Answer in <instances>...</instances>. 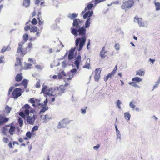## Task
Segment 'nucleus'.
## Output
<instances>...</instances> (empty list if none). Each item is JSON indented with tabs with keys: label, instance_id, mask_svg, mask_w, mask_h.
Here are the masks:
<instances>
[{
	"label": "nucleus",
	"instance_id": "obj_1",
	"mask_svg": "<svg viewBox=\"0 0 160 160\" xmlns=\"http://www.w3.org/2000/svg\"><path fill=\"white\" fill-rule=\"evenodd\" d=\"M22 109V110L19 113V115L23 118H25L26 116L29 115V112L33 113L35 112V110L28 104H25Z\"/></svg>",
	"mask_w": 160,
	"mask_h": 160
},
{
	"label": "nucleus",
	"instance_id": "obj_2",
	"mask_svg": "<svg viewBox=\"0 0 160 160\" xmlns=\"http://www.w3.org/2000/svg\"><path fill=\"white\" fill-rule=\"evenodd\" d=\"M78 30L72 28H71V33L75 36L78 35V32H79V35L81 36H83L86 34V30L84 26L82 27L81 28H78Z\"/></svg>",
	"mask_w": 160,
	"mask_h": 160
},
{
	"label": "nucleus",
	"instance_id": "obj_3",
	"mask_svg": "<svg viewBox=\"0 0 160 160\" xmlns=\"http://www.w3.org/2000/svg\"><path fill=\"white\" fill-rule=\"evenodd\" d=\"M135 3L133 0H128L123 2L121 6V8L125 12L132 7Z\"/></svg>",
	"mask_w": 160,
	"mask_h": 160
},
{
	"label": "nucleus",
	"instance_id": "obj_4",
	"mask_svg": "<svg viewBox=\"0 0 160 160\" xmlns=\"http://www.w3.org/2000/svg\"><path fill=\"white\" fill-rule=\"evenodd\" d=\"M25 42L21 41L18 43V47L17 49V52L23 57L27 52V48H23Z\"/></svg>",
	"mask_w": 160,
	"mask_h": 160
},
{
	"label": "nucleus",
	"instance_id": "obj_5",
	"mask_svg": "<svg viewBox=\"0 0 160 160\" xmlns=\"http://www.w3.org/2000/svg\"><path fill=\"white\" fill-rule=\"evenodd\" d=\"M93 14V11H88L84 14L83 18L84 19L87 18L85 23V26L84 27L85 28H87L89 27L91 23L90 22L91 20L90 17Z\"/></svg>",
	"mask_w": 160,
	"mask_h": 160
},
{
	"label": "nucleus",
	"instance_id": "obj_6",
	"mask_svg": "<svg viewBox=\"0 0 160 160\" xmlns=\"http://www.w3.org/2000/svg\"><path fill=\"white\" fill-rule=\"evenodd\" d=\"M29 102L32 104V105L34 107H38V108H42L43 104L40 103V100L34 98H30Z\"/></svg>",
	"mask_w": 160,
	"mask_h": 160
},
{
	"label": "nucleus",
	"instance_id": "obj_7",
	"mask_svg": "<svg viewBox=\"0 0 160 160\" xmlns=\"http://www.w3.org/2000/svg\"><path fill=\"white\" fill-rule=\"evenodd\" d=\"M86 40V38L84 37L78 38L76 40V46L77 48H78V46L80 43L79 48L78 49L79 51H80L82 49L83 46L85 44Z\"/></svg>",
	"mask_w": 160,
	"mask_h": 160
},
{
	"label": "nucleus",
	"instance_id": "obj_8",
	"mask_svg": "<svg viewBox=\"0 0 160 160\" xmlns=\"http://www.w3.org/2000/svg\"><path fill=\"white\" fill-rule=\"evenodd\" d=\"M52 90V88H49L46 85H43L41 93H43L44 94V96L46 97L47 96H51L52 94L51 92V91Z\"/></svg>",
	"mask_w": 160,
	"mask_h": 160
},
{
	"label": "nucleus",
	"instance_id": "obj_9",
	"mask_svg": "<svg viewBox=\"0 0 160 160\" xmlns=\"http://www.w3.org/2000/svg\"><path fill=\"white\" fill-rule=\"evenodd\" d=\"M22 89L20 88H17L14 89L12 92L11 97L14 99H17L22 95Z\"/></svg>",
	"mask_w": 160,
	"mask_h": 160
},
{
	"label": "nucleus",
	"instance_id": "obj_10",
	"mask_svg": "<svg viewBox=\"0 0 160 160\" xmlns=\"http://www.w3.org/2000/svg\"><path fill=\"white\" fill-rule=\"evenodd\" d=\"M117 69V65H116L114 67L113 70L110 73H109L108 75L104 77V80L106 82L110 78H112L113 76L116 72V71Z\"/></svg>",
	"mask_w": 160,
	"mask_h": 160
},
{
	"label": "nucleus",
	"instance_id": "obj_11",
	"mask_svg": "<svg viewBox=\"0 0 160 160\" xmlns=\"http://www.w3.org/2000/svg\"><path fill=\"white\" fill-rule=\"evenodd\" d=\"M27 116V122L30 125H33L35 120V116L33 115L32 116H30L29 115Z\"/></svg>",
	"mask_w": 160,
	"mask_h": 160
},
{
	"label": "nucleus",
	"instance_id": "obj_12",
	"mask_svg": "<svg viewBox=\"0 0 160 160\" xmlns=\"http://www.w3.org/2000/svg\"><path fill=\"white\" fill-rule=\"evenodd\" d=\"M30 31L31 32L35 33L36 32L35 35L37 37H39L40 36L41 31H40L39 30H38V28L35 26H32L30 29Z\"/></svg>",
	"mask_w": 160,
	"mask_h": 160
},
{
	"label": "nucleus",
	"instance_id": "obj_13",
	"mask_svg": "<svg viewBox=\"0 0 160 160\" xmlns=\"http://www.w3.org/2000/svg\"><path fill=\"white\" fill-rule=\"evenodd\" d=\"M101 72L100 68H97L95 70V74L94 76L95 81H98L100 78V75Z\"/></svg>",
	"mask_w": 160,
	"mask_h": 160
},
{
	"label": "nucleus",
	"instance_id": "obj_14",
	"mask_svg": "<svg viewBox=\"0 0 160 160\" xmlns=\"http://www.w3.org/2000/svg\"><path fill=\"white\" fill-rule=\"evenodd\" d=\"M83 21L79 19H75L73 20V26L76 28H78L80 26V24Z\"/></svg>",
	"mask_w": 160,
	"mask_h": 160
},
{
	"label": "nucleus",
	"instance_id": "obj_15",
	"mask_svg": "<svg viewBox=\"0 0 160 160\" xmlns=\"http://www.w3.org/2000/svg\"><path fill=\"white\" fill-rule=\"evenodd\" d=\"M65 86L63 85H61L59 87H57V89L58 92V95L61 96L62 94L65 92Z\"/></svg>",
	"mask_w": 160,
	"mask_h": 160
},
{
	"label": "nucleus",
	"instance_id": "obj_16",
	"mask_svg": "<svg viewBox=\"0 0 160 160\" xmlns=\"http://www.w3.org/2000/svg\"><path fill=\"white\" fill-rule=\"evenodd\" d=\"M81 56L80 55H78L76 59L74 62V64L76 66L77 69H78L79 68V64L81 62Z\"/></svg>",
	"mask_w": 160,
	"mask_h": 160
},
{
	"label": "nucleus",
	"instance_id": "obj_17",
	"mask_svg": "<svg viewBox=\"0 0 160 160\" xmlns=\"http://www.w3.org/2000/svg\"><path fill=\"white\" fill-rule=\"evenodd\" d=\"M93 5L92 3H89L87 6V7H85L84 10L82 12V14H83L86 13L87 9H88V11H91L92 8L93 7Z\"/></svg>",
	"mask_w": 160,
	"mask_h": 160
},
{
	"label": "nucleus",
	"instance_id": "obj_18",
	"mask_svg": "<svg viewBox=\"0 0 160 160\" xmlns=\"http://www.w3.org/2000/svg\"><path fill=\"white\" fill-rule=\"evenodd\" d=\"M134 19L137 21L138 24L140 27L144 26V23L142 22V18H138V16H136L134 18Z\"/></svg>",
	"mask_w": 160,
	"mask_h": 160
},
{
	"label": "nucleus",
	"instance_id": "obj_19",
	"mask_svg": "<svg viewBox=\"0 0 160 160\" xmlns=\"http://www.w3.org/2000/svg\"><path fill=\"white\" fill-rule=\"evenodd\" d=\"M30 5V0H23L22 2V6L25 8L29 7Z\"/></svg>",
	"mask_w": 160,
	"mask_h": 160
},
{
	"label": "nucleus",
	"instance_id": "obj_20",
	"mask_svg": "<svg viewBox=\"0 0 160 160\" xmlns=\"http://www.w3.org/2000/svg\"><path fill=\"white\" fill-rule=\"evenodd\" d=\"M22 74L21 73L18 74L15 77V80L17 82H20L23 79Z\"/></svg>",
	"mask_w": 160,
	"mask_h": 160
},
{
	"label": "nucleus",
	"instance_id": "obj_21",
	"mask_svg": "<svg viewBox=\"0 0 160 160\" xmlns=\"http://www.w3.org/2000/svg\"><path fill=\"white\" fill-rule=\"evenodd\" d=\"M9 119L8 118L0 115V125H2L5 122L8 121Z\"/></svg>",
	"mask_w": 160,
	"mask_h": 160
},
{
	"label": "nucleus",
	"instance_id": "obj_22",
	"mask_svg": "<svg viewBox=\"0 0 160 160\" xmlns=\"http://www.w3.org/2000/svg\"><path fill=\"white\" fill-rule=\"evenodd\" d=\"M52 118V117L51 114H46L43 118L44 122H47Z\"/></svg>",
	"mask_w": 160,
	"mask_h": 160
},
{
	"label": "nucleus",
	"instance_id": "obj_23",
	"mask_svg": "<svg viewBox=\"0 0 160 160\" xmlns=\"http://www.w3.org/2000/svg\"><path fill=\"white\" fill-rule=\"evenodd\" d=\"M75 48H72L69 51V53L68 56L69 59H72L73 58L74 52L75 51Z\"/></svg>",
	"mask_w": 160,
	"mask_h": 160
},
{
	"label": "nucleus",
	"instance_id": "obj_24",
	"mask_svg": "<svg viewBox=\"0 0 160 160\" xmlns=\"http://www.w3.org/2000/svg\"><path fill=\"white\" fill-rule=\"evenodd\" d=\"M105 47H103L102 50L100 52V55L102 58H104L106 56V54L107 53V51H105Z\"/></svg>",
	"mask_w": 160,
	"mask_h": 160
},
{
	"label": "nucleus",
	"instance_id": "obj_25",
	"mask_svg": "<svg viewBox=\"0 0 160 160\" xmlns=\"http://www.w3.org/2000/svg\"><path fill=\"white\" fill-rule=\"evenodd\" d=\"M67 125V123L65 122L64 121H62L59 122L58 126V128H63L65 127Z\"/></svg>",
	"mask_w": 160,
	"mask_h": 160
},
{
	"label": "nucleus",
	"instance_id": "obj_26",
	"mask_svg": "<svg viewBox=\"0 0 160 160\" xmlns=\"http://www.w3.org/2000/svg\"><path fill=\"white\" fill-rule=\"evenodd\" d=\"M41 17V13L40 12H39L38 15L37 19L38 21V24L39 25H41L44 22L43 20H42V19H40V18Z\"/></svg>",
	"mask_w": 160,
	"mask_h": 160
},
{
	"label": "nucleus",
	"instance_id": "obj_27",
	"mask_svg": "<svg viewBox=\"0 0 160 160\" xmlns=\"http://www.w3.org/2000/svg\"><path fill=\"white\" fill-rule=\"evenodd\" d=\"M21 85L24 87V88H27L28 84V81L25 79H24L22 82H21Z\"/></svg>",
	"mask_w": 160,
	"mask_h": 160
},
{
	"label": "nucleus",
	"instance_id": "obj_28",
	"mask_svg": "<svg viewBox=\"0 0 160 160\" xmlns=\"http://www.w3.org/2000/svg\"><path fill=\"white\" fill-rule=\"evenodd\" d=\"M57 87H56L54 88L53 90H52V91H51V92L52 94L51 96L58 95V90H57Z\"/></svg>",
	"mask_w": 160,
	"mask_h": 160
},
{
	"label": "nucleus",
	"instance_id": "obj_29",
	"mask_svg": "<svg viewBox=\"0 0 160 160\" xmlns=\"http://www.w3.org/2000/svg\"><path fill=\"white\" fill-rule=\"evenodd\" d=\"M145 74V72L141 69H140L136 71V75L139 76H143Z\"/></svg>",
	"mask_w": 160,
	"mask_h": 160
},
{
	"label": "nucleus",
	"instance_id": "obj_30",
	"mask_svg": "<svg viewBox=\"0 0 160 160\" xmlns=\"http://www.w3.org/2000/svg\"><path fill=\"white\" fill-rule=\"evenodd\" d=\"M15 127L12 125H11L9 130V133L11 135H13L15 131Z\"/></svg>",
	"mask_w": 160,
	"mask_h": 160
},
{
	"label": "nucleus",
	"instance_id": "obj_31",
	"mask_svg": "<svg viewBox=\"0 0 160 160\" xmlns=\"http://www.w3.org/2000/svg\"><path fill=\"white\" fill-rule=\"evenodd\" d=\"M142 80V79L141 78L138 77L134 78L132 79V82H135L136 83L141 82Z\"/></svg>",
	"mask_w": 160,
	"mask_h": 160
},
{
	"label": "nucleus",
	"instance_id": "obj_32",
	"mask_svg": "<svg viewBox=\"0 0 160 160\" xmlns=\"http://www.w3.org/2000/svg\"><path fill=\"white\" fill-rule=\"evenodd\" d=\"M10 49V48L9 46H8L7 47L4 46L3 48L2 49L1 52L4 53L7 51H9Z\"/></svg>",
	"mask_w": 160,
	"mask_h": 160
},
{
	"label": "nucleus",
	"instance_id": "obj_33",
	"mask_svg": "<svg viewBox=\"0 0 160 160\" xmlns=\"http://www.w3.org/2000/svg\"><path fill=\"white\" fill-rule=\"evenodd\" d=\"M154 2L156 7V10L158 11L160 10V3L156 2L155 1H154Z\"/></svg>",
	"mask_w": 160,
	"mask_h": 160
},
{
	"label": "nucleus",
	"instance_id": "obj_34",
	"mask_svg": "<svg viewBox=\"0 0 160 160\" xmlns=\"http://www.w3.org/2000/svg\"><path fill=\"white\" fill-rule=\"evenodd\" d=\"M124 115L125 118L128 121L130 120V114L128 112H126L124 113Z\"/></svg>",
	"mask_w": 160,
	"mask_h": 160
},
{
	"label": "nucleus",
	"instance_id": "obj_35",
	"mask_svg": "<svg viewBox=\"0 0 160 160\" xmlns=\"http://www.w3.org/2000/svg\"><path fill=\"white\" fill-rule=\"evenodd\" d=\"M21 59L20 58H16V61L15 65L16 66H18L21 65Z\"/></svg>",
	"mask_w": 160,
	"mask_h": 160
},
{
	"label": "nucleus",
	"instance_id": "obj_36",
	"mask_svg": "<svg viewBox=\"0 0 160 160\" xmlns=\"http://www.w3.org/2000/svg\"><path fill=\"white\" fill-rule=\"evenodd\" d=\"M35 134L33 133H32V132H28L26 133V137H27L28 138H31L32 135Z\"/></svg>",
	"mask_w": 160,
	"mask_h": 160
},
{
	"label": "nucleus",
	"instance_id": "obj_37",
	"mask_svg": "<svg viewBox=\"0 0 160 160\" xmlns=\"http://www.w3.org/2000/svg\"><path fill=\"white\" fill-rule=\"evenodd\" d=\"M32 64L31 63H26L24 66L25 68L26 69H28L31 68Z\"/></svg>",
	"mask_w": 160,
	"mask_h": 160
},
{
	"label": "nucleus",
	"instance_id": "obj_38",
	"mask_svg": "<svg viewBox=\"0 0 160 160\" xmlns=\"http://www.w3.org/2000/svg\"><path fill=\"white\" fill-rule=\"evenodd\" d=\"M77 15L75 13H72L69 15L68 17L71 19H72L76 18L77 17Z\"/></svg>",
	"mask_w": 160,
	"mask_h": 160
},
{
	"label": "nucleus",
	"instance_id": "obj_39",
	"mask_svg": "<svg viewBox=\"0 0 160 160\" xmlns=\"http://www.w3.org/2000/svg\"><path fill=\"white\" fill-rule=\"evenodd\" d=\"M6 112L8 114L9 113L11 110V108L8 106L7 105L5 108Z\"/></svg>",
	"mask_w": 160,
	"mask_h": 160
},
{
	"label": "nucleus",
	"instance_id": "obj_40",
	"mask_svg": "<svg viewBox=\"0 0 160 160\" xmlns=\"http://www.w3.org/2000/svg\"><path fill=\"white\" fill-rule=\"evenodd\" d=\"M18 123L19 124L20 126V127H22L23 124V121L22 119L21 118H19L18 119Z\"/></svg>",
	"mask_w": 160,
	"mask_h": 160
},
{
	"label": "nucleus",
	"instance_id": "obj_41",
	"mask_svg": "<svg viewBox=\"0 0 160 160\" xmlns=\"http://www.w3.org/2000/svg\"><path fill=\"white\" fill-rule=\"evenodd\" d=\"M136 82H130L128 83V84L129 85H131V86H133L135 87H138L139 88V86L136 84Z\"/></svg>",
	"mask_w": 160,
	"mask_h": 160
},
{
	"label": "nucleus",
	"instance_id": "obj_42",
	"mask_svg": "<svg viewBox=\"0 0 160 160\" xmlns=\"http://www.w3.org/2000/svg\"><path fill=\"white\" fill-rule=\"evenodd\" d=\"M23 39L25 41H27L28 39V35L27 34H24L23 36Z\"/></svg>",
	"mask_w": 160,
	"mask_h": 160
},
{
	"label": "nucleus",
	"instance_id": "obj_43",
	"mask_svg": "<svg viewBox=\"0 0 160 160\" xmlns=\"http://www.w3.org/2000/svg\"><path fill=\"white\" fill-rule=\"evenodd\" d=\"M7 129L6 127H3L2 129V132L3 134L6 135Z\"/></svg>",
	"mask_w": 160,
	"mask_h": 160
},
{
	"label": "nucleus",
	"instance_id": "obj_44",
	"mask_svg": "<svg viewBox=\"0 0 160 160\" xmlns=\"http://www.w3.org/2000/svg\"><path fill=\"white\" fill-rule=\"evenodd\" d=\"M160 83V76L159 77V79L158 81L156 82L155 85L153 87V88L155 89L157 88L158 85Z\"/></svg>",
	"mask_w": 160,
	"mask_h": 160
},
{
	"label": "nucleus",
	"instance_id": "obj_45",
	"mask_svg": "<svg viewBox=\"0 0 160 160\" xmlns=\"http://www.w3.org/2000/svg\"><path fill=\"white\" fill-rule=\"evenodd\" d=\"M38 128V126H35L32 128V133L35 131L37 130Z\"/></svg>",
	"mask_w": 160,
	"mask_h": 160
},
{
	"label": "nucleus",
	"instance_id": "obj_46",
	"mask_svg": "<svg viewBox=\"0 0 160 160\" xmlns=\"http://www.w3.org/2000/svg\"><path fill=\"white\" fill-rule=\"evenodd\" d=\"M31 23L33 25H36L38 23V22L35 18H33L31 21Z\"/></svg>",
	"mask_w": 160,
	"mask_h": 160
},
{
	"label": "nucleus",
	"instance_id": "obj_47",
	"mask_svg": "<svg viewBox=\"0 0 160 160\" xmlns=\"http://www.w3.org/2000/svg\"><path fill=\"white\" fill-rule=\"evenodd\" d=\"M31 27L30 25H26L24 28V30L25 31H28L29 29H31Z\"/></svg>",
	"mask_w": 160,
	"mask_h": 160
},
{
	"label": "nucleus",
	"instance_id": "obj_48",
	"mask_svg": "<svg viewBox=\"0 0 160 160\" xmlns=\"http://www.w3.org/2000/svg\"><path fill=\"white\" fill-rule=\"evenodd\" d=\"M40 87V81H38L36 84H35V87L37 88H39Z\"/></svg>",
	"mask_w": 160,
	"mask_h": 160
},
{
	"label": "nucleus",
	"instance_id": "obj_49",
	"mask_svg": "<svg viewBox=\"0 0 160 160\" xmlns=\"http://www.w3.org/2000/svg\"><path fill=\"white\" fill-rule=\"evenodd\" d=\"M13 89V87H11L8 90V96H9L10 95L11 92L12 91Z\"/></svg>",
	"mask_w": 160,
	"mask_h": 160
},
{
	"label": "nucleus",
	"instance_id": "obj_50",
	"mask_svg": "<svg viewBox=\"0 0 160 160\" xmlns=\"http://www.w3.org/2000/svg\"><path fill=\"white\" fill-rule=\"evenodd\" d=\"M8 139L7 138L3 137V138L2 141L5 143H7L8 142Z\"/></svg>",
	"mask_w": 160,
	"mask_h": 160
},
{
	"label": "nucleus",
	"instance_id": "obj_51",
	"mask_svg": "<svg viewBox=\"0 0 160 160\" xmlns=\"http://www.w3.org/2000/svg\"><path fill=\"white\" fill-rule=\"evenodd\" d=\"M122 104L121 102L119 100L117 101V106L119 109L121 108L120 105Z\"/></svg>",
	"mask_w": 160,
	"mask_h": 160
},
{
	"label": "nucleus",
	"instance_id": "obj_52",
	"mask_svg": "<svg viewBox=\"0 0 160 160\" xmlns=\"http://www.w3.org/2000/svg\"><path fill=\"white\" fill-rule=\"evenodd\" d=\"M90 66V64L88 62H86L85 65H84L83 67L84 68H89Z\"/></svg>",
	"mask_w": 160,
	"mask_h": 160
},
{
	"label": "nucleus",
	"instance_id": "obj_53",
	"mask_svg": "<svg viewBox=\"0 0 160 160\" xmlns=\"http://www.w3.org/2000/svg\"><path fill=\"white\" fill-rule=\"evenodd\" d=\"M32 47V44L31 43L29 42L28 43L27 47L26 48H29V49H31Z\"/></svg>",
	"mask_w": 160,
	"mask_h": 160
},
{
	"label": "nucleus",
	"instance_id": "obj_54",
	"mask_svg": "<svg viewBox=\"0 0 160 160\" xmlns=\"http://www.w3.org/2000/svg\"><path fill=\"white\" fill-rule=\"evenodd\" d=\"M105 0H95L94 1L95 4H96L100 2H102Z\"/></svg>",
	"mask_w": 160,
	"mask_h": 160
},
{
	"label": "nucleus",
	"instance_id": "obj_55",
	"mask_svg": "<svg viewBox=\"0 0 160 160\" xmlns=\"http://www.w3.org/2000/svg\"><path fill=\"white\" fill-rule=\"evenodd\" d=\"M4 57L3 55L1 56L0 57V63H2L3 62V60L4 58Z\"/></svg>",
	"mask_w": 160,
	"mask_h": 160
},
{
	"label": "nucleus",
	"instance_id": "obj_56",
	"mask_svg": "<svg viewBox=\"0 0 160 160\" xmlns=\"http://www.w3.org/2000/svg\"><path fill=\"white\" fill-rule=\"evenodd\" d=\"M115 49L117 50H118L119 49V45L118 44H116L115 45Z\"/></svg>",
	"mask_w": 160,
	"mask_h": 160
},
{
	"label": "nucleus",
	"instance_id": "obj_57",
	"mask_svg": "<svg viewBox=\"0 0 160 160\" xmlns=\"http://www.w3.org/2000/svg\"><path fill=\"white\" fill-rule=\"evenodd\" d=\"M129 105L133 109H134L135 107V105L132 102H130Z\"/></svg>",
	"mask_w": 160,
	"mask_h": 160
},
{
	"label": "nucleus",
	"instance_id": "obj_58",
	"mask_svg": "<svg viewBox=\"0 0 160 160\" xmlns=\"http://www.w3.org/2000/svg\"><path fill=\"white\" fill-rule=\"evenodd\" d=\"M100 147V145L98 144L97 146H94L93 148L94 149L97 150Z\"/></svg>",
	"mask_w": 160,
	"mask_h": 160
},
{
	"label": "nucleus",
	"instance_id": "obj_59",
	"mask_svg": "<svg viewBox=\"0 0 160 160\" xmlns=\"http://www.w3.org/2000/svg\"><path fill=\"white\" fill-rule=\"evenodd\" d=\"M47 110V108H42L41 110L40 111V113L41 112H44L46 111Z\"/></svg>",
	"mask_w": 160,
	"mask_h": 160
},
{
	"label": "nucleus",
	"instance_id": "obj_60",
	"mask_svg": "<svg viewBox=\"0 0 160 160\" xmlns=\"http://www.w3.org/2000/svg\"><path fill=\"white\" fill-rule=\"evenodd\" d=\"M38 37H37V36H36V37H33L31 38H30L29 40L30 41H32V40H35L36 39H37Z\"/></svg>",
	"mask_w": 160,
	"mask_h": 160
},
{
	"label": "nucleus",
	"instance_id": "obj_61",
	"mask_svg": "<svg viewBox=\"0 0 160 160\" xmlns=\"http://www.w3.org/2000/svg\"><path fill=\"white\" fill-rule=\"evenodd\" d=\"M35 67L38 69H40V70L42 69L41 66L40 65H37Z\"/></svg>",
	"mask_w": 160,
	"mask_h": 160
},
{
	"label": "nucleus",
	"instance_id": "obj_62",
	"mask_svg": "<svg viewBox=\"0 0 160 160\" xmlns=\"http://www.w3.org/2000/svg\"><path fill=\"white\" fill-rule=\"evenodd\" d=\"M76 69L75 68H73L71 70V72L72 73H75L76 72Z\"/></svg>",
	"mask_w": 160,
	"mask_h": 160
},
{
	"label": "nucleus",
	"instance_id": "obj_63",
	"mask_svg": "<svg viewBox=\"0 0 160 160\" xmlns=\"http://www.w3.org/2000/svg\"><path fill=\"white\" fill-rule=\"evenodd\" d=\"M8 146L10 148H13V146L12 145V144L11 142H10L9 144H8Z\"/></svg>",
	"mask_w": 160,
	"mask_h": 160
},
{
	"label": "nucleus",
	"instance_id": "obj_64",
	"mask_svg": "<svg viewBox=\"0 0 160 160\" xmlns=\"http://www.w3.org/2000/svg\"><path fill=\"white\" fill-rule=\"evenodd\" d=\"M42 0H36L35 1V4H38L40 2H41Z\"/></svg>",
	"mask_w": 160,
	"mask_h": 160
}]
</instances>
